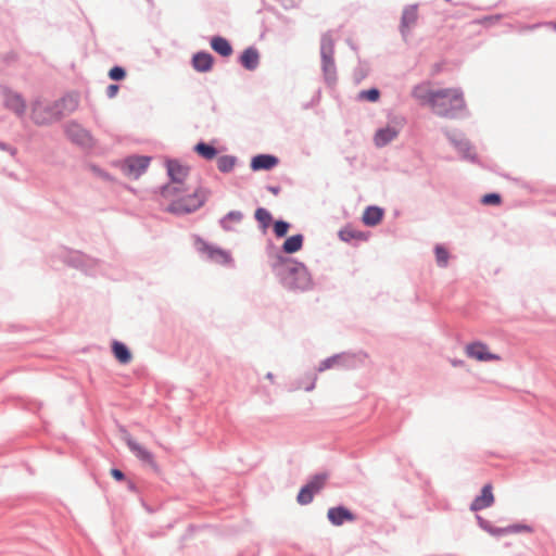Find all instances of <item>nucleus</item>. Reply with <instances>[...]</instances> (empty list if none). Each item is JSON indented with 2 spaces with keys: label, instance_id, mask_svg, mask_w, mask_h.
Instances as JSON below:
<instances>
[{
  "label": "nucleus",
  "instance_id": "nucleus-1",
  "mask_svg": "<svg viewBox=\"0 0 556 556\" xmlns=\"http://www.w3.org/2000/svg\"><path fill=\"white\" fill-rule=\"evenodd\" d=\"M270 268L279 283L290 292H305L313 288V279L306 265L291 256L276 253Z\"/></svg>",
  "mask_w": 556,
  "mask_h": 556
},
{
  "label": "nucleus",
  "instance_id": "nucleus-2",
  "mask_svg": "<svg viewBox=\"0 0 556 556\" xmlns=\"http://www.w3.org/2000/svg\"><path fill=\"white\" fill-rule=\"evenodd\" d=\"M435 100L442 106L438 109L435 105H432L431 109L440 117L457 119L469 115L464 92L460 88L438 89V98Z\"/></svg>",
  "mask_w": 556,
  "mask_h": 556
},
{
  "label": "nucleus",
  "instance_id": "nucleus-3",
  "mask_svg": "<svg viewBox=\"0 0 556 556\" xmlns=\"http://www.w3.org/2000/svg\"><path fill=\"white\" fill-rule=\"evenodd\" d=\"M334 39L331 30L321 35L320 59L324 80L329 87L336 86L338 81L337 67L334 63Z\"/></svg>",
  "mask_w": 556,
  "mask_h": 556
},
{
  "label": "nucleus",
  "instance_id": "nucleus-4",
  "mask_svg": "<svg viewBox=\"0 0 556 556\" xmlns=\"http://www.w3.org/2000/svg\"><path fill=\"white\" fill-rule=\"evenodd\" d=\"M30 118L37 126H49L59 122L52 101L41 98L31 102Z\"/></svg>",
  "mask_w": 556,
  "mask_h": 556
},
{
  "label": "nucleus",
  "instance_id": "nucleus-5",
  "mask_svg": "<svg viewBox=\"0 0 556 556\" xmlns=\"http://www.w3.org/2000/svg\"><path fill=\"white\" fill-rule=\"evenodd\" d=\"M444 135L448 142L457 150V152L462 155L463 160L469 161L471 163L478 162V155L475 153L473 147L471 142L466 138V136L459 130H444Z\"/></svg>",
  "mask_w": 556,
  "mask_h": 556
},
{
  "label": "nucleus",
  "instance_id": "nucleus-6",
  "mask_svg": "<svg viewBox=\"0 0 556 556\" xmlns=\"http://www.w3.org/2000/svg\"><path fill=\"white\" fill-rule=\"evenodd\" d=\"M150 162V156L129 155L121 163V169L125 176L138 179L147 170Z\"/></svg>",
  "mask_w": 556,
  "mask_h": 556
},
{
  "label": "nucleus",
  "instance_id": "nucleus-7",
  "mask_svg": "<svg viewBox=\"0 0 556 556\" xmlns=\"http://www.w3.org/2000/svg\"><path fill=\"white\" fill-rule=\"evenodd\" d=\"M66 137L75 144L90 149L94 146L91 134L77 122H70L64 126Z\"/></svg>",
  "mask_w": 556,
  "mask_h": 556
},
{
  "label": "nucleus",
  "instance_id": "nucleus-8",
  "mask_svg": "<svg viewBox=\"0 0 556 556\" xmlns=\"http://www.w3.org/2000/svg\"><path fill=\"white\" fill-rule=\"evenodd\" d=\"M66 265L79 269L86 274H91L92 269L98 265V260L86 255L79 251H68L63 256Z\"/></svg>",
  "mask_w": 556,
  "mask_h": 556
},
{
  "label": "nucleus",
  "instance_id": "nucleus-9",
  "mask_svg": "<svg viewBox=\"0 0 556 556\" xmlns=\"http://www.w3.org/2000/svg\"><path fill=\"white\" fill-rule=\"evenodd\" d=\"M59 122L74 113L79 105V94L66 92L60 99L52 101Z\"/></svg>",
  "mask_w": 556,
  "mask_h": 556
},
{
  "label": "nucleus",
  "instance_id": "nucleus-10",
  "mask_svg": "<svg viewBox=\"0 0 556 556\" xmlns=\"http://www.w3.org/2000/svg\"><path fill=\"white\" fill-rule=\"evenodd\" d=\"M195 249L199 253L206 254L207 258L211 261H216L220 264L231 262V256L227 251L208 244L200 237H197Z\"/></svg>",
  "mask_w": 556,
  "mask_h": 556
},
{
  "label": "nucleus",
  "instance_id": "nucleus-11",
  "mask_svg": "<svg viewBox=\"0 0 556 556\" xmlns=\"http://www.w3.org/2000/svg\"><path fill=\"white\" fill-rule=\"evenodd\" d=\"M4 98V106L22 117L26 111V103L22 94L12 91L9 87L0 86Z\"/></svg>",
  "mask_w": 556,
  "mask_h": 556
},
{
  "label": "nucleus",
  "instance_id": "nucleus-12",
  "mask_svg": "<svg viewBox=\"0 0 556 556\" xmlns=\"http://www.w3.org/2000/svg\"><path fill=\"white\" fill-rule=\"evenodd\" d=\"M418 20V4L405 5L402 11L399 30L403 38L410 34V29L416 25Z\"/></svg>",
  "mask_w": 556,
  "mask_h": 556
},
{
  "label": "nucleus",
  "instance_id": "nucleus-13",
  "mask_svg": "<svg viewBox=\"0 0 556 556\" xmlns=\"http://www.w3.org/2000/svg\"><path fill=\"white\" fill-rule=\"evenodd\" d=\"M327 518L331 525L339 527L342 526L344 522L354 521L356 519V516L348 507L339 505L328 509Z\"/></svg>",
  "mask_w": 556,
  "mask_h": 556
},
{
  "label": "nucleus",
  "instance_id": "nucleus-14",
  "mask_svg": "<svg viewBox=\"0 0 556 556\" xmlns=\"http://www.w3.org/2000/svg\"><path fill=\"white\" fill-rule=\"evenodd\" d=\"M466 353L469 357L475 358L479 362H489V361L500 359L498 355L489 352L488 345L480 341H476V342L467 344Z\"/></svg>",
  "mask_w": 556,
  "mask_h": 556
},
{
  "label": "nucleus",
  "instance_id": "nucleus-15",
  "mask_svg": "<svg viewBox=\"0 0 556 556\" xmlns=\"http://www.w3.org/2000/svg\"><path fill=\"white\" fill-rule=\"evenodd\" d=\"M412 97L418 100L421 104H428L430 108L435 105L438 109L442 106L435 100L438 98V90H432L425 85H417L412 90Z\"/></svg>",
  "mask_w": 556,
  "mask_h": 556
},
{
  "label": "nucleus",
  "instance_id": "nucleus-16",
  "mask_svg": "<svg viewBox=\"0 0 556 556\" xmlns=\"http://www.w3.org/2000/svg\"><path fill=\"white\" fill-rule=\"evenodd\" d=\"M126 444L131 451V453L140 459L142 463L149 464L152 467L156 468V464L154 462L153 454L148 451L146 447L140 445L136 440L131 438L130 434L127 433L125 438Z\"/></svg>",
  "mask_w": 556,
  "mask_h": 556
},
{
  "label": "nucleus",
  "instance_id": "nucleus-17",
  "mask_svg": "<svg viewBox=\"0 0 556 556\" xmlns=\"http://www.w3.org/2000/svg\"><path fill=\"white\" fill-rule=\"evenodd\" d=\"M494 503V495L492 492V485L490 483L485 484L481 489V494L476 496L471 502L469 509L471 511H479L484 508L492 506Z\"/></svg>",
  "mask_w": 556,
  "mask_h": 556
},
{
  "label": "nucleus",
  "instance_id": "nucleus-18",
  "mask_svg": "<svg viewBox=\"0 0 556 556\" xmlns=\"http://www.w3.org/2000/svg\"><path fill=\"white\" fill-rule=\"evenodd\" d=\"M279 163V159L273 154H257L251 159L250 167L253 172L270 170Z\"/></svg>",
  "mask_w": 556,
  "mask_h": 556
},
{
  "label": "nucleus",
  "instance_id": "nucleus-19",
  "mask_svg": "<svg viewBox=\"0 0 556 556\" xmlns=\"http://www.w3.org/2000/svg\"><path fill=\"white\" fill-rule=\"evenodd\" d=\"M191 65L199 73H207L213 68L214 56L207 51H198L192 55Z\"/></svg>",
  "mask_w": 556,
  "mask_h": 556
},
{
  "label": "nucleus",
  "instance_id": "nucleus-20",
  "mask_svg": "<svg viewBox=\"0 0 556 556\" xmlns=\"http://www.w3.org/2000/svg\"><path fill=\"white\" fill-rule=\"evenodd\" d=\"M167 175L172 182L181 184L189 174V167L184 166L177 160L166 161Z\"/></svg>",
  "mask_w": 556,
  "mask_h": 556
},
{
  "label": "nucleus",
  "instance_id": "nucleus-21",
  "mask_svg": "<svg viewBox=\"0 0 556 556\" xmlns=\"http://www.w3.org/2000/svg\"><path fill=\"white\" fill-rule=\"evenodd\" d=\"M240 65L247 71H255L260 65V52L251 46L243 50L239 56Z\"/></svg>",
  "mask_w": 556,
  "mask_h": 556
},
{
  "label": "nucleus",
  "instance_id": "nucleus-22",
  "mask_svg": "<svg viewBox=\"0 0 556 556\" xmlns=\"http://www.w3.org/2000/svg\"><path fill=\"white\" fill-rule=\"evenodd\" d=\"M399 129L393 126H386L379 128L374 136L375 146L378 148H383L388 146L399 136Z\"/></svg>",
  "mask_w": 556,
  "mask_h": 556
},
{
  "label": "nucleus",
  "instance_id": "nucleus-23",
  "mask_svg": "<svg viewBox=\"0 0 556 556\" xmlns=\"http://www.w3.org/2000/svg\"><path fill=\"white\" fill-rule=\"evenodd\" d=\"M353 361H354V357L348 353L334 354V355L321 361L317 367V371H319V372L325 371V370L333 367L337 364L348 367V366H350V364Z\"/></svg>",
  "mask_w": 556,
  "mask_h": 556
},
{
  "label": "nucleus",
  "instance_id": "nucleus-24",
  "mask_svg": "<svg viewBox=\"0 0 556 556\" xmlns=\"http://www.w3.org/2000/svg\"><path fill=\"white\" fill-rule=\"evenodd\" d=\"M384 210L377 205H368L362 216V222L367 227H375L381 223Z\"/></svg>",
  "mask_w": 556,
  "mask_h": 556
},
{
  "label": "nucleus",
  "instance_id": "nucleus-25",
  "mask_svg": "<svg viewBox=\"0 0 556 556\" xmlns=\"http://www.w3.org/2000/svg\"><path fill=\"white\" fill-rule=\"evenodd\" d=\"M303 243L304 236L302 233L292 235L285 240L278 253L286 256L291 255L299 252L303 248Z\"/></svg>",
  "mask_w": 556,
  "mask_h": 556
},
{
  "label": "nucleus",
  "instance_id": "nucleus-26",
  "mask_svg": "<svg viewBox=\"0 0 556 556\" xmlns=\"http://www.w3.org/2000/svg\"><path fill=\"white\" fill-rule=\"evenodd\" d=\"M210 195V191L205 188L199 187L191 194L184 197L186 201L185 205L187 207H195V211L199 210L204 203L207 201Z\"/></svg>",
  "mask_w": 556,
  "mask_h": 556
},
{
  "label": "nucleus",
  "instance_id": "nucleus-27",
  "mask_svg": "<svg viewBox=\"0 0 556 556\" xmlns=\"http://www.w3.org/2000/svg\"><path fill=\"white\" fill-rule=\"evenodd\" d=\"M210 46L214 52L223 58H228L233 52L230 41L222 36H213L210 40Z\"/></svg>",
  "mask_w": 556,
  "mask_h": 556
},
{
  "label": "nucleus",
  "instance_id": "nucleus-28",
  "mask_svg": "<svg viewBox=\"0 0 556 556\" xmlns=\"http://www.w3.org/2000/svg\"><path fill=\"white\" fill-rule=\"evenodd\" d=\"M340 240L350 243L352 240L367 241L369 239V232L354 229L352 226H345L338 232Z\"/></svg>",
  "mask_w": 556,
  "mask_h": 556
},
{
  "label": "nucleus",
  "instance_id": "nucleus-29",
  "mask_svg": "<svg viewBox=\"0 0 556 556\" xmlns=\"http://www.w3.org/2000/svg\"><path fill=\"white\" fill-rule=\"evenodd\" d=\"M111 349H112V353H113L114 357L121 364L125 365L131 361V358H132L131 351L124 342L113 340Z\"/></svg>",
  "mask_w": 556,
  "mask_h": 556
},
{
  "label": "nucleus",
  "instance_id": "nucleus-30",
  "mask_svg": "<svg viewBox=\"0 0 556 556\" xmlns=\"http://www.w3.org/2000/svg\"><path fill=\"white\" fill-rule=\"evenodd\" d=\"M193 151L201 157L206 161H211L215 159L218 154V150L212 143H207L205 141H199L194 147Z\"/></svg>",
  "mask_w": 556,
  "mask_h": 556
},
{
  "label": "nucleus",
  "instance_id": "nucleus-31",
  "mask_svg": "<svg viewBox=\"0 0 556 556\" xmlns=\"http://www.w3.org/2000/svg\"><path fill=\"white\" fill-rule=\"evenodd\" d=\"M186 201L184 200V197L177 200H174L168 206L167 212L177 215V216H184L190 213L195 212V207H187L185 205Z\"/></svg>",
  "mask_w": 556,
  "mask_h": 556
},
{
  "label": "nucleus",
  "instance_id": "nucleus-32",
  "mask_svg": "<svg viewBox=\"0 0 556 556\" xmlns=\"http://www.w3.org/2000/svg\"><path fill=\"white\" fill-rule=\"evenodd\" d=\"M254 218L258 223L262 231H266L269 225L274 222L270 212L265 207H257L254 212Z\"/></svg>",
  "mask_w": 556,
  "mask_h": 556
},
{
  "label": "nucleus",
  "instance_id": "nucleus-33",
  "mask_svg": "<svg viewBox=\"0 0 556 556\" xmlns=\"http://www.w3.org/2000/svg\"><path fill=\"white\" fill-rule=\"evenodd\" d=\"M328 473L318 472L314 475L305 484L314 494L318 493L326 484Z\"/></svg>",
  "mask_w": 556,
  "mask_h": 556
},
{
  "label": "nucleus",
  "instance_id": "nucleus-34",
  "mask_svg": "<svg viewBox=\"0 0 556 556\" xmlns=\"http://www.w3.org/2000/svg\"><path fill=\"white\" fill-rule=\"evenodd\" d=\"M242 219H243V213L241 211H230L219 219V226L224 230L230 231L232 228L229 225V223L230 222L241 223Z\"/></svg>",
  "mask_w": 556,
  "mask_h": 556
},
{
  "label": "nucleus",
  "instance_id": "nucleus-35",
  "mask_svg": "<svg viewBox=\"0 0 556 556\" xmlns=\"http://www.w3.org/2000/svg\"><path fill=\"white\" fill-rule=\"evenodd\" d=\"M237 161L238 157L235 155H222L217 159V168L220 173H230L233 169Z\"/></svg>",
  "mask_w": 556,
  "mask_h": 556
},
{
  "label": "nucleus",
  "instance_id": "nucleus-36",
  "mask_svg": "<svg viewBox=\"0 0 556 556\" xmlns=\"http://www.w3.org/2000/svg\"><path fill=\"white\" fill-rule=\"evenodd\" d=\"M291 224L283 219H277L273 222V231L277 238H283L287 236Z\"/></svg>",
  "mask_w": 556,
  "mask_h": 556
},
{
  "label": "nucleus",
  "instance_id": "nucleus-37",
  "mask_svg": "<svg viewBox=\"0 0 556 556\" xmlns=\"http://www.w3.org/2000/svg\"><path fill=\"white\" fill-rule=\"evenodd\" d=\"M380 90L376 87H372L366 90H362L358 93L357 99L365 100L368 102H377L380 99Z\"/></svg>",
  "mask_w": 556,
  "mask_h": 556
},
{
  "label": "nucleus",
  "instance_id": "nucleus-38",
  "mask_svg": "<svg viewBox=\"0 0 556 556\" xmlns=\"http://www.w3.org/2000/svg\"><path fill=\"white\" fill-rule=\"evenodd\" d=\"M434 253L438 266L446 267L450 257L448 251L443 245L437 244L434 248Z\"/></svg>",
  "mask_w": 556,
  "mask_h": 556
},
{
  "label": "nucleus",
  "instance_id": "nucleus-39",
  "mask_svg": "<svg viewBox=\"0 0 556 556\" xmlns=\"http://www.w3.org/2000/svg\"><path fill=\"white\" fill-rule=\"evenodd\" d=\"M315 494L304 484L296 496V502L300 505H308L313 502Z\"/></svg>",
  "mask_w": 556,
  "mask_h": 556
},
{
  "label": "nucleus",
  "instance_id": "nucleus-40",
  "mask_svg": "<svg viewBox=\"0 0 556 556\" xmlns=\"http://www.w3.org/2000/svg\"><path fill=\"white\" fill-rule=\"evenodd\" d=\"M126 75V70L121 65H114L108 73L109 78L114 81H121L125 79Z\"/></svg>",
  "mask_w": 556,
  "mask_h": 556
},
{
  "label": "nucleus",
  "instance_id": "nucleus-41",
  "mask_svg": "<svg viewBox=\"0 0 556 556\" xmlns=\"http://www.w3.org/2000/svg\"><path fill=\"white\" fill-rule=\"evenodd\" d=\"M481 203L484 205H500L502 203V197L497 192L485 193L481 198Z\"/></svg>",
  "mask_w": 556,
  "mask_h": 556
},
{
  "label": "nucleus",
  "instance_id": "nucleus-42",
  "mask_svg": "<svg viewBox=\"0 0 556 556\" xmlns=\"http://www.w3.org/2000/svg\"><path fill=\"white\" fill-rule=\"evenodd\" d=\"M508 534L510 533H520V532H528L531 533L533 531V528L529 525L525 523H514L507 526Z\"/></svg>",
  "mask_w": 556,
  "mask_h": 556
},
{
  "label": "nucleus",
  "instance_id": "nucleus-43",
  "mask_svg": "<svg viewBox=\"0 0 556 556\" xmlns=\"http://www.w3.org/2000/svg\"><path fill=\"white\" fill-rule=\"evenodd\" d=\"M179 188L170 186L169 184L164 185L160 188V193L163 198L174 197L179 193Z\"/></svg>",
  "mask_w": 556,
  "mask_h": 556
},
{
  "label": "nucleus",
  "instance_id": "nucleus-44",
  "mask_svg": "<svg viewBox=\"0 0 556 556\" xmlns=\"http://www.w3.org/2000/svg\"><path fill=\"white\" fill-rule=\"evenodd\" d=\"M476 519H477L478 526H479L482 530H484L485 532H488V533H489L493 525H492L489 520L484 519V518H483L482 516H480V515H476Z\"/></svg>",
  "mask_w": 556,
  "mask_h": 556
},
{
  "label": "nucleus",
  "instance_id": "nucleus-45",
  "mask_svg": "<svg viewBox=\"0 0 556 556\" xmlns=\"http://www.w3.org/2000/svg\"><path fill=\"white\" fill-rule=\"evenodd\" d=\"M489 534H491L492 536H495V538H501L503 535L508 534V530H507V527L500 528V527L492 526Z\"/></svg>",
  "mask_w": 556,
  "mask_h": 556
},
{
  "label": "nucleus",
  "instance_id": "nucleus-46",
  "mask_svg": "<svg viewBox=\"0 0 556 556\" xmlns=\"http://www.w3.org/2000/svg\"><path fill=\"white\" fill-rule=\"evenodd\" d=\"M119 90V86L116 84H111L106 87L105 94L109 99L114 98Z\"/></svg>",
  "mask_w": 556,
  "mask_h": 556
},
{
  "label": "nucleus",
  "instance_id": "nucleus-47",
  "mask_svg": "<svg viewBox=\"0 0 556 556\" xmlns=\"http://www.w3.org/2000/svg\"><path fill=\"white\" fill-rule=\"evenodd\" d=\"M0 150L5 151V152L10 153V155H11V156H13V157H14V156L16 155V153H17V149H16V148H14V147H12L11 144L5 143V142H3V141H0Z\"/></svg>",
  "mask_w": 556,
  "mask_h": 556
},
{
  "label": "nucleus",
  "instance_id": "nucleus-48",
  "mask_svg": "<svg viewBox=\"0 0 556 556\" xmlns=\"http://www.w3.org/2000/svg\"><path fill=\"white\" fill-rule=\"evenodd\" d=\"M366 76V73L361 67H356L353 73V78L356 84H359Z\"/></svg>",
  "mask_w": 556,
  "mask_h": 556
},
{
  "label": "nucleus",
  "instance_id": "nucleus-49",
  "mask_svg": "<svg viewBox=\"0 0 556 556\" xmlns=\"http://www.w3.org/2000/svg\"><path fill=\"white\" fill-rule=\"evenodd\" d=\"M111 476L116 480V481H124L126 479V476L125 473L118 469V468H112L111 469Z\"/></svg>",
  "mask_w": 556,
  "mask_h": 556
},
{
  "label": "nucleus",
  "instance_id": "nucleus-50",
  "mask_svg": "<svg viewBox=\"0 0 556 556\" xmlns=\"http://www.w3.org/2000/svg\"><path fill=\"white\" fill-rule=\"evenodd\" d=\"M502 17V15L500 14H496V15H489V16H484L480 23H489V24H493L495 22H497L500 18Z\"/></svg>",
  "mask_w": 556,
  "mask_h": 556
},
{
  "label": "nucleus",
  "instance_id": "nucleus-51",
  "mask_svg": "<svg viewBox=\"0 0 556 556\" xmlns=\"http://www.w3.org/2000/svg\"><path fill=\"white\" fill-rule=\"evenodd\" d=\"M311 379H312V381L308 384L302 387L306 392H311L314 390L315 382L317 380L316 374H311Z\"/></svg>",
  "mask_w": 556,
  "mask_h": 556
},
{
  "label": "nucleus",
  "instance_id": "nucleus-52",
  "mask_svg": "<svg viewBox=\"0 0 556 556\" xmlns=\"http://www.w3.org/2000/svg\"><path fill=\"white\" fill-rule=\"evenodd\" d=\"M266 189L275 195L279 194L281 190L280 186H267Z\"/></svg>",
  "mask_w": 556,
  "mask_h": 556
},
{
  "label": "nucleus",
  "instance_id": "nucleus-53",
  "mask_svg": "<svg viewBox=\"0 0 556 556\" xmlns=\"http://www.w3.org/2000/svg\"><path fill=\"white\" fill-rule=\"evenodd\" d=\"M451 364H452V366H454V367H460V366H463V365L465 364V362H464V361H462V359H452V361H451Z\"/></svg>",
  "mask_w": 556,
  "mask_h": 556
},
{
  "label": "nucleus",
  "instance_id": "nucleus-54",
  "mask_svg": "<svg viewBox=\"0 0 556 556\" xmlns=\"http://www.w3.org/2000/svg\"><path fill=\"white\" fill-rule=\"evenodd\" d=\"M127 486H128V490H130L132 492L137 491V486H136L135 482H132L130 480L127 482Z\"/></svg>",
  "mask_w": 556,
  "mask_h": 556
},
{
  "label": "nucleus",
  "instance_id": "nucleus-55",
  "mask_svg": "<svg viewBox=\"0 0 556 556\" xmlns=\"http://www.w3.org/2000/svg\"><path fill=\"white\" fill-rule=\"evenodd\" d=\"M266 378L269 380L274 379V375L271 372H267Z\"/></svg>",
  "mask_w": 556,
  "mask_h": 556
},
{
  "label": "nucleus",
  "instance_id": "nucleus-56",
  "mask_svg": "<svg viewBox=\"0 0 556 556\" xmlns=\"http://www.w3.org/2000/svg\"><path fill=\"white\" fill-rule=\"evenodd\" d=\"M553 26H554V29L556 30V23H554Z\"/></svg>",
  "mask_w": 556,
  "mask_h": 556
},
{
  "label": "nucleus",
  "instance_id": "nucleus-57",
  "mask_svg": "<svg viewBox=\"0 0 556 556\" xmlns=\"http://www.w3.org/2000/svg\"><path fill=\"white\" fill-rule=\"evenodd\" d=\"M445 2H451V0H444Z\"/></svg>",
  "mask_w": 556,
  "mask_h": 556
},
{
  "label": "nucleus",
  "instance_id": "nucleus-58",
  "mask_svg": "<svg viewBox=\"0 0 556 556\" xmlns=\"http://www.w3.org/2000/svg\"><path fill=\"white\" fill-rule=\"evenodd\" d=\"M147 1L150 2V3L152 2V0H147Z\"/></svg>",
  "mask_w": 556,
  "mask_h": 556
}]
</instances>
